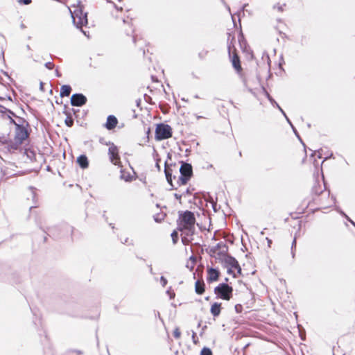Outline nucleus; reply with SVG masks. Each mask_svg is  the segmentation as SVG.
<instances>
[{"mask_svg":"<svg viewBox=\"0 0 355 355\" xmlns=\"http://www.w3.org/2000/svg\"><path fill=\"white\" fill-rule=\"evenodd\" d=\"M196 218L194 214L190 211H186L180 214L178 221V230L183 232L185 236L182 238V242L189 241V239L195 232Z\"/></svg>","mask_w":355,"mask_h":355,"instance_id":"1","label":"nucleus"},{"mask_svg":"<svg viewBox=\"0 0 355 355\" xmlns=\"http://www.w3.org/2000/svg\"><path fill=\"white\" fill-rule=\"evenodd\" d=\"M180 175L178 183L180 185H184L190 180L193 174L192 166L190 164L182 162L180 168Z\"/></svg>","mask_w":355,"mask_h":355,"instance_id":"2","label":"nucleus"},{"mask_svg":"<svg viewBox=\"0 0 355 355\" xmlns=\"http://www.w3.org/2000/svg\"><path fill=\"white\" fill-rule=\"evenodd\" d=\"M172 137V128L168 124L159 123L155 129V139L162 141Z\"/></svg>","mask_w":355,"mask_h":355,"instance_id":"3","label":"nucleus"},{"mask_svg":"<svg viewBox=\"0 0 355 355\" xmlns=\"http://www.w3.org/2000/svg\"><path fill=\"white\" fill-rule=\"evenodd\" d=\"M232 292V287L225 283L220 284L214 288V293L217 297L225 300H230Z\"/></svg>","mask_w":355,"mask_h":355,"instance_id":"4","label":"nucleus"},{"mask_svg":"<svg viewBox=\"0 0 355 355\" xmlns=\"http://www.w3.org/2000/svg\"><path fill=\"white\" fill-rule=\"evenodd\" d=\"M71 17L73 24L78 28L87 24V13L84 12L80 8H76L73 12L71 13Z\"/></svg>","mask_w":355,"mask_h":355,"instance_id":"5","label":"nucleus"},{"mask_svg":"<svg viewBox=\"0 0 355 355\" xmlns=\"http://www.w3.org/2000/svg\"><path fill=\"white\" fill-rule=\"evenodd\" d=\"M224 263L227 268V272L233 275V277H236V274L234 272L233 269L237 270V273H241V268L237 260L232 256L225 255L224 257Z\"/></svg>","mask_w":355,"mask_h":355,"instance_id":"6","label":"nucleus"},{"mask_svg":"<svg viewBox=\"0 0 355 355\" xmlns=\"http://www.w3.org/2000/svg\"><path fill=\"white\" fill-rule=\"evenodd\" d=\"M108 155L110 162L114 164L119 166L120 157L119 156V150L117 147L114 144H111L108 149Z\"/></svg>","mask_w":355,"mask_h":355,"instance_id":"7","label":"nucleus"},{"mask_svg":"<svg viewBox=\"0 0 355 355\" xmlns=\"http://www.w3.org/2000/svg\"><path fill=\"white\" fill-rule=\"evenodd\" d=\"M87 98L82 94H74L71 97V104L73 106L80 107L85 105Z\"/></svg>","mask_w":355,"mask_h":355,"instance_id":"8","label":"nucleus"},{"mask_svg":"<svg viewBox=\"0 0 355 355\" xmlns=\"http://www.w3.org/2000/svg\"><path fill=\"white\" fill-rule=\"evenodd\" d=\"M117 123H118L117 119L113 115H110L107 118L105 128L107 130H112L113 128H114L116 126Z\"/></svg>","mask_w":355,"mask_h":355,"instance_id":"9","label":"nucleus"},{"mask_svg":"<svg viewBox=\"0 0 355 355\" xmlns=\"http://www.w3.org/2000/svg\"><path fill=\"white\" fill-rule=\"evenodd\" d=\"M208 272V277H207V281L209 282H215L218 280L219 277V272L216 269L210 268L207 270Z\"/></svg>","mask_w":355,"mask_h":355,"instance_id":"10","label":"nucleus"},{"mask_svg":"<svg viewBox=\"0 0 355 355\" xmlns=\"http://www.w3.org/2000/svg\"><path fill=\"white\" fill-rule=\"evenodd\" d=\"M77 162L82 168H87L89 166L87 157L85 155H80L77 158Z\"/></svg>","mask_w":355,"mask_h":355,"instance_id":"11","label":"nucleus"},{"mask_svg":"<svg viewBox=\"0 0 355 355\" xmlns=\"http://www.w3.org/2000/svg\"><path fill=\"white\" fill-rule=\"evenodd\" d=\"M220 306H221V304L220 303H218V302H214L211 305L210 311H211V313L214 317L218 316L220 315Z\"/></svg>","mask_w":355,"mask_h":355,"instance_id":"12","label":"nucleus"},{"mask_svg":"<svg viewBox=\"0 0 355 355\" xmlns=\"http://www.w3.org/2000/svg\"><path fill=\"white\" fill-rule=\"evenodd\" d=\"M232 62L234 68L237 71H239L241 70V67L240 64V60L239 56L236 54H233L232 58Z\"/></svg>","mask_w":355,"mask_h":355,"instance_id":"13","label":"nucleus"},{"mask_svg":"<svg viewBox=\"0 0 355 355\" xmlns=\"http://www.w3.org/2000/svg\"><path fill=\"white\" fill-rule=\"evenodd\" d=\"M71 92V87L69 85H64L61 87L60 95L61 97L69 96Z\"/></svg>","mask_w":355,"mask_h":355,"instance_id":"14","label":"nucleus"},{"mask_svg":"<svg viewBox=\"0 0 355 355\" xmlns=\"http://www.w3.org/2000/svg\"><path fill=\"white\" fill-rule=\"evenodd\" d=\"M195 291L197 294L201 295L205 292V284L203 282L197 281L195 284Z\"/></svg>","mask_w":355,"mask_h":355,"instance_id":"15","label":"nucleus"},{"mask_svg":"<svg viewBox=\"0 0 355 355\" xmlns=\"http://www.w3.org/2000/svg\"><path fill=\"white\" fill-rule=\"evenodd\" d=\"M164 172H165V175H166L167 182L171 185L173 186V184H172V173H171V170L170 168H167L166 166H165Z\"/></svg>","mask_w":355,"mask_h":355,"instance_id":"16","label":"nucleus"},{"mask_svg":"<svg viewBox=\"0 0 355 355\" xmlns=\"http://www.w3.org/2000/svg\"><path fill=\"white\" fill-rule=\"evenodd\" d=\"M64 123H65L66 125H67L68 127H71L73 125V119L70 114L67 115V117L64 120Z\"/></svg>","mask_w":355,"mask_h":355,"instance_id":"17","label":"nucleus"},{"mask_svg":"<svg viewBox=\"0 0 355 355\" xmlns=\"http://www.w3.org/2000/svg\"><path fill=\"white\" fill-rule=\"evenodd\" d=\"M285 7H286L285 3H283V4L277 3V4L274 5L273 9L277 10L278 12H282L284 10Z\"/></svg>","mask_w":355,"mask_h":355,"instance_id":"18","label":"nucleus"},{"mask_svg":"<svg viewBox=\"0 0 355 355\" xmlns=\"http://www.w3.org/2000/svg\"><path fill=\"white\" fill-rule=\"evenodd\" d=\"M266 96L273 106L278 107V103L270 96V94L266 92Z\"/></svg>","mask_w":355,"mask_h":355,"instance_id":"19","label":"nucleus"},{"mask_svg":"<svg viewBox=\"0 0 355 355\" xmlns=\"http://www.w3.org/2000/svg\"><path fill=\"white\" fill-rule=\"evenodd\" d=\"M200 355H212V352L209 348L204 347L201 350Z\"/></svg>","mask_w":355,"mask_h":355,"instance_id":"20","label":"nucleus"},{"mask_svg":"<svg viewBox=\"0 0 355 355\" xmlns=\"http://www.w3.org/2000/svg\"><path fill=\"white\" fill-rule=\"evenodd\" d=\"M339 213L342 216H343L349 222H350L351 224H352L353 226H354V228H355V223L345 212H343V211L340 210Z\"/></svg>","mask_w":355,"mask_h":355,"instance_id":"21","label":"nucleus"},{"mask_svg":"<svg viewBox=\"0 0 355 355\" xmlns=\"http://www.w3.org/2000/svg\"><path fill=\"white\" fill-rule=\"evenodd\" d=\"M295 248H296V239L295 238L292 242V245H291V254H292V257L294 258L295 257Z\"/></svg>","mask_w":355,"mask_h":355,"instance_id":"22","label":"nucleus"},{"mask_svg":"<svg viewBox=\"0 0 355 355\" xmlns=\"http://www.w3.org/2000/svg\"><path fill=\"white\" fill-rule=\"evenodd\" d=\"M121 179L124 180L125 181L128 182L131 180V178L130 175H125L123 171H121Z\"/></svg>","mask_w":355,"mask_h":355,"instance_id":"23","label":"nucleus"},{"mask_svg":"<svg viewBox=\"0 0 355 355\" xmlns=\"http://www.w3.org/2000/svg\"><path fill=\"white\" fill-rule=\"evenodd\" d=\"M171 237H172L173 243H175L177 242V239H178V232L176 231H173L171 233Z\"/></svg>","mask_w":355,"mask_h":355,"instance_id":"24","label":"nucleus"},{"mask_svg":"<svg viewBox=\"0 0 355 355\" xmlns=\"http://www.w3.org/2000/svg\"><path fill=\"white\" fill-rule=\"evenodd\" d=\"M223 246V248H226V245L225 244H224L223 243H218L214 248V252H216L217 250H219L220 248V247Z\"/></svg>","mask_w":355,"mask_h":355,"instance_id":"25","label":"nucleus"},{"mask_svg":"<svg viewBox=\"0 0 355 355\" xmlns=\"http://www.w3.org/2000/svg\"><path fill=\"white\" fill-rule=\"evenodd\" d=\"M160 282L162 284V286L163 287H165L167 284V279L164 276H162L160 277Z\"/></svg>","mask_w":355,"mask_h":355,"instance_id":"26","label":"nucleus"},{"mask_svg":"<svg viewBox=\"0 0 355 355\" xmlns=\"http://www.w3.org/2000/svg\"><path fill=\"white\" fill-rule=\"evenodd\" d=\"M173 336L175 338H179L180 337V331L179 329H175L173 332Z\"/></svg>","mask_w":355,"mask_h":355,"instance_id":"27","label":"nucleus"},{"mask_svg":"<svg viewBox=\"0 0 355 355\" xmlns=\"http://www.w3.org/2000/svg\"><path fill=\"white\" fill-rule=\"evenodd\" d=\"M31 0H19V4L29 5L31 3Z\"/></svg>","mask_w":355,"mask_h":355,"instance_id":"28","label":"nucleus"},{"mask_svg":"<svg viewBox=\"0 0 355 355\" xmlns=\"http://www.w3.org/2000/svg\"><path fill=\"white\" fill-rule=\"evenodd\" d=\"M45 67L49 69H52L54 67V64L51 62L45 63Z\"/></svg>","mask_w":355,"mask_h":355,"instance_id":"29","label":"nucleus"},{"mask_svg":"<svg viewBox=\"0 0 355 355\" xmlns=\"http://www.w3.org/2000/svg\"><path fill=\"white\" fill-rule=\"evenodd\" d=\"M242 309V306L241 304H236L235 306V310L237 313H240Z\"/></svg>","mask_w":355,"mask_h":355,"instance_id":"30","label":"nucleus"},{"mask_svg":"<svg viewBox=\"0 0 355 355\" xmlns=\"http://www.w3.org/2000/svg\"><path fill=\"white\" fill-rule=\"evenodd\" d=\"M8 141L7 139L5 137H0V143L1 144H6Z\"/></svg>","mask_w":355,"mask_h":355,"instance_id":"31","label":"nucleus"},{"mask_svg":"<svg viewBox=\"0 0 355 355\" xmlns=\"http://www.w3.org/2000/svg\"><path fill=\"white\" fill-rule=\"evenodd\" d=\"M122 243H124V244H127V245H132V241L130 242H129V239L128 238H126L124 241H122Z\"/></svg>","mask_w":355,"mask_h":355,"instance_id":"32","label":"nucleus"},{"mask_svg":"<svg viewBox=\"0 0 355 355\" xmlns=\"http://www.w3.org/2000/svg\"><path fill=\"white\" fill-rule=\"evenodd\" d=\"M277 108L280 110V112H282V114L285 117H286V113H285V112H284V111L281 108V107H280L279 105L277 107Z\"/></svg>","mask_w":355,"mask_h":355,"instance_id":"33","label":"nucleus"},{"mask_svg":"<svg viewBox=\"0 0 355 355\" xmlns=\"http://www.w3.org/2000/svg\"><path fill=\"white\" fill-rule=\"evenodd\" d=\"M170 289H171V288H170L166 291V293H167L168 294H169V295H170V297H171V298H172V297H173L175 296V293H171V292H170Z\"/></svg>","mask_w":355,"mask_h":355,"instance_id":"34","label":"nucleus"},{"mask_svg":"<svg viewBox=\"0 0 355 355\" xmlns=\"http://www.w3.org/2000/svg\"><path fill=\"white\" fill-rule=\"evenodd\" d=\"M55 76H58V77H60L61 76V74L60 73V72L58 71V69L55 70Z\"/></svg>","mask_w":355,"mask_h":355,"instance_id":"35","label":"nucleus"},{"mask_svg":"<svg viewBox=\"0 0 355 355\" xmlns=\"http://www.w3.org/2000/svg\"><path fill=\"white\" fill-rule=\"evenodd\" d=\"M292 128H293V132H295V134L297 135V137H299V135H297V131L295 130V128L293 127V125H291Z\"/></svg>","mask_w":355,"mask_h":355,"instance_id":"36","label":"nucleus"},{"mask_svg":"<svg viewBox=\"0 0 355 355\" xmlns=\"http://www.w3.org/2000/svg\"><path fill=\"white\" fill-rule=\"evenodd\" d=\"M292 128H293V132H295V134L297 135V137H299V135H297V131L295 130V128L293 127V125H291Z\"/></svg>","mask_w":355,"mask_h":355,"instance_id":"37","label":"nucleus"},{"mask_svg":"<svg viewBox=\"0 0 355 355\" xmlns=\"http://www.w3.org/2000/svg\"><path fill=\"white\" fill-rule=\"evenodd\" d=\"M292 128H293V132H295V134L297 135V137H299V135H297V131L295 130V128L293 127V125H291Z\"/></svg>","mask_w":355,"mask_h":355,"instance_id":"38","label":"nucleus"},{"mask_svg":"<svg viewBox=\"0 0 355 355\" xmlns=\"http://www.w3.org/2000/svg\"><path fill=\"white\" fill-rule=\"evenodd\" d=\"M266 240H267V241H268V246L270 247V244H271V243H272V241H271V240H270V239H269L268 238H266Z\"/></svg>","mask_w":355,"mask_h":355,"instance_id":"39","label":"nucleus"},{"mask_svg":"<svg viewBox=\"0 0 355 355\" xmlns=\"http://www.w3.org/2000/svg\"><path fill=\"white\" fill-rule=\"evenodd\" d=\"M149 268H150V274L154 275V272H153V268H152V266L150 265Z\"/></svg>","mask_w":355,"mask_h":355,"instance_id":"40","label":"nucleus"},{"mask_svg":"<svg viewBox=\"0 0 355 355\" xmlns=\"http://www.w3.org/2000/svg\"><path fill=\"white\" fill-rule=\"evenodd\" d=\"M285 118H286V119L287 122L291 125H291H292V123H291V121L289 120V119H288L287 116H286V117H285Z\"/></svg>","mask_w":355,"mask_h":355,"instance_id":"41","label":"nucleus"},{"mask_svg":"<svg viewBox=\"0 0 355 355\" xmlns=\"http://www.w3.org/2000/svg\"><path fill=\"white\" fill-rule=\"evenodd\" d=\"M228 51H229V53L230 54L231 53V51H232L231 50V45L230 44L228 45Z\"/></svg>","mask_w":355,"mask_h":355,"instance_id":"42","label":"nucleus"},{"mask_svg":"<svg viewBox=\"0 0 355 355\" xmlns=\"http://www.w3.org/2000/svg\"><path fill=\"white\" fill-rule=\"evenodd\" d=\"M31 193H32V195H33V198H34L35 197V192L33 191L32 188H31Z\"/></svg>","mask_w":355,"mask_h":355,"instance_id":"43","label":"nucleus"},{"mask_svg":"<svg viewBox=\"0 0 355 355\" xmlns=\"http://www.w3.org/2000/svg\"><path fill=\"white\" fill-rule=\"evenodd\" d=\"M4 107L0 105V113L3 112V109Z\"/></svg>","mask_w":355,"mask_h":355,"instance_id":"44","label":"nucleus"},{"mask_svg":"<svg viewBox=\"0 0 355 355\" xmlns=\"http://www.w3.org/2000/svg\"><path fill=\"white\" fill-rule=\"evenodd\" d=\"M226 8L228 10L229 12H230V8L229 6L226 5Z\"/></svg>","mask_w":355,"mask_h":355,"instance_id":"45","label":"nucleus"},{"mask_svg":"<svg viewBox=\"0 0 355 355\" xmlns=\"http://www.w3.org/2000/svg\"><path fill=\"white\" fill-rule=\"evenodd\" d=\"M40 89H43V83H40Z\"/></svg>","mask_w":355,"mask_h":355,"instance_id":"46","label":"nucleus"},{"mask_svg":"<svg viewBox=\"0 0 355 355\" xmlns=\"http://www.w3.org/2000/svg\"><path fill=\"white\" fill-rule=\"evenodd\" d=\"M195 336H196V333H194V332H193V336H192L193 338H195Z\"/></svg>","mask_w":355,"mask_h":355,"instance_id":"47","label":"nucleus"},{"mask_svg":"<svg viewBox=\"0 0 355 355\" xmlns=\"http://www.w3.org/2000/svg\"><path fill=\"white\" fill-rule=\"evenodd\" d=\"M115 8H116V9H118V10H122V8H118V7H116V6H115Z\"/></svg>","mask_w":355,"mask_h":355,"instance_id":"48","label":"nucleus"},{"mask_svg":"<svg viewBox=\"0 0 355 355\" xmlns=\"http://www.w3.org/2000/svg\"><path fill=\"white\" fill-rule=\"evenodd\" d=\"M26 48H27L28 49H30V46H29V45H27V46H26Z\"/></svg>","mask_w":355,"mask_h":355,"instance_id":"49","label":"nucleus"},{"mask_svg":"<svg viewBox=\"0 0 355 355\" xmlns=\"http://www.w3.org/2000/svg\"><path fill=\"white\" fill-rule=\"evenodd\" d=\"M156 167L159 168V166L158 164H156Z\"/></svg>","mask_w":355,"mask_h":355,"instance_id":"50","label":"nucleus"},{"mask_svg":"<svg viewBox=\"0 0 355 355\" xmlns=\"http://www.w3.org/2000/svg\"><path fill=\"white\" fill-rule=\"evenodd\" d=\"M175 197H176L177 198H180V197H178V196L177 194H175Z\"/></svg>","mask_w":355,"mask_h":355,"instance_id":"51","label":"nucleus"},{"mask_svg":"<svg viewBox=\"0 0 355 355\" xmlns=\"http://www.w3.org/2000/svg\"><path fill=\"white\" fill-rule=\"evenodd\" d=\"M221 1H222L223 3H225L224 0H221Z\"/></svg>","mask_w":355,"mask_h":355,"instance_id":"52","label":"nucleus"}]
</instances>
